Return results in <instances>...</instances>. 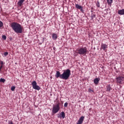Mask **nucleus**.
I'll return each instance as SVG.
<instances>
[{
    "label": "nucleus",
    "mask_w": 124,
    "mask_h": 124,
    "mask_svg": "<svg viewBox=\"0 0 124 124\" xmlns=\"http://www.w3.org/2000/svg\"><path fill=\"white\" fill-rule=\"evenodd\" d=\"M2 38L3 39H4V40H6V36H5V35H3V36H2Z\"/></svg>",
    "instance_id": "24"
},
{
    "label": "nucleus",
    "mask_w": 124,
    "mask_h": 124,
    "mask_svg": "<svg viewBox=\"0 0 124 124\" xmlns=\"http://www.w3.org/2000/svg\"><path fill=\"white\" fill-rule=\"evenodd\" d=\"M117 84H119V85H122V84H124V75L119 76L116 78Z\"/></svg>",
    "instance_id": "4"
},
{
    "label": "nucleus",
    "mask_w": 124,
    "mask_h": 124,
    "mask_svg": "<svg viewBox=\"0 0 124 124\" xmlns=\"http://www.w3.org/2000/svg\"><path fill=\"white\" fill-rule=\"evenodd\" d=\"M52 39L53 40H57V39L58 38V34L53 33L52 34Z\"/></svg>",
    "instance_id": "11"
},
{
    "label": "nucleus",
    "mask_w": 124,
    "mask_h": 124,
    "mask_svg": "<svg viewBox=\"0 0 124 124\" xmlns=\"http://www.w3.org/2000/svg\"><path fill=\"white\" fill-rule=\"evenodd\" d=\"M118 13L119 15H124V9L119 10Z\"/></svg>",
    "instance_id": "14"
},
{
    "label": "nucleus",
    "mask_w": 124,
    "mask_h": 124,
    "mask_svg": "<svg viewBox=\"0 0 124 124\" xmlns=\"http://www.w3.org/2000/svg\"><path fill=\"white\" fill-rule=\"evenodd\" d=\"M61 117H62V119H64L65 118V113H64V112L63 111L61 112Z\"/></svg>",
    "instance_id": "17"
},
{
    "label": "nucleus",
    "mask_w": 124,
    "mask_h": 124,
    "mask_svg": "<svg viewBox=\"0 0 124 124\" xmlns=\"http://www.w3.org/2000/svg\"><path fill=\"white\" fill-rule=\"evenodd\" d=\"M101 49H103L104 51H105L106 52V51H107V48H108V45L104 44H102L101 46Z\"/></svg>",
    "instance_id": "7"
},
{
    "label": "nucleus",
    "mask_w": 124,
    "mask_h": 124,
    "mask_svg": "<svg viewBox=\"0 0 124 124\" xmlns=\"http://www.w3.org/2000/svg\"><path fill=\"white\" fill-rule=\"evenodd\" d=\"M70 75H71V71H70L69 69H67L64 70L62 74H61L60 71H57L55 74V77L56 78H60L62 80H68L69 77H70Z\"/></svg>",
    "instance_id": "1"
},
{
    "label": "nucleus",
    "mask_w": 124,
    "mask_h": 124,
    "mask_svg": "<svg viewBox=\"0 0 124 124\" xmlns=\"http://www.w3.org/2000/svg\"><path fill=\"white\" fill-rule=\"evenodd\" d=\"M12 29L16 33H22L24 28L20 24L17 22H13L11 24Z\"/></svg>",
    "instance_id": "2"
},
{
    "label": "nucleus",
    "mask_w": 124,
    "mask_h": 124,
    "mask_svg": "<svg viewBox=\"0 0 124 124\" xmlns=\"http://www.w3.org/2000/svg\"><path fill=\"white\" fill-rule=\"evenodd\" d=\"M60 109H61V108L60 107V103L53 105L52 110L53 114H57V113L60 111Z\"/></svg>",
    "instance_id": "5"
},
{
    "label": "nucleus",
    "mask_w": 124,
    "mask_h": 124,
    "mask_svg": "<svg viewBox=\"0 0 124 124\" xmlns=\"http://www.w3.org/2000/svg\"><path fill=\"white\" fill-rule=\"evenodd\" d=\"M58 118H60V116H58Z\"/></svg>",
    "instance_id": "28"
},
{
    "label": "nucleus",
    "mask_w": 124,
    "mask_h": 124,
    "mask_svg": "<svg viewBox=\"0 0 124 124\" xmlns=\"http://www.w3.org/2000/svg\"><path fill=\"white\" fill-rule=\"evenodd\" d=\"M91 17V19L92 20H93V18H95V15L94 14H92Z\"/></svg>",
    "instance_id": "18"
},
{
    "label": "nucleus",
    "mask_w": 124,
    "mask_h": 124,
    "mask_svg": "<svg viewBox=\"0 0 124 124\" xmlns=\"http://www.w3.org/2000/svg\"><path fill=\"white\" fill-rule=\"evenodd\" d=\"M0 82H1V83H4V82H5V79L4 78H1L0 79Z\"/></svg>",
    "instance_id": "20"
},
{
    "label": "nucleus",
    "mask_w": 124,
    "mask_h": 124,
    "mask_svg": "<svg viewBox=\"0 0 124 124\" xmlns=\"http://www.w3.org/2000/svg\"><path fill=\"white\" fill-rule=\"evenodd\" d=\"M68 106V103L66 102V103H64V107H67Z\"/></svg>",
    "instance_id": "23"
},
{
    "label": "nucleus",
    "mask_w": 124,
    "mask_h": 124,
    "mask_svg": "<svg viewBox=\"0 0 124 124\" xmlns=\"http://www.w3.org/2000/svg\"><path fill=\"white\" fill-rule=\"evenodd\" d=\"M88 49L86 47L78 48L76 50L77 54H79V55H82V56L86 55Z\"/></svg>",
    "instance_id": "3"
},
{
    "label": "nucleus",
    "mask_w": 124,
    "mask_h": 124,
    "mask_svg": "<svg viewBox=\"0 0 124 124\" xmlns=\"http://www.w3.org/2000/svg\"><path fill=\"white\" fill-rule=\"evenodd\" d=\"M84 119H85V117L81 116L79 118V119L78 122L77 123V124H83V122H84Z\"/></svg>",
    "instance_id": "9"
},
{
    "label": "nucleus",
    "mask_w": 124,
    "mask_h": 124,
    "mask_svg": "<svg viewBox=\"0 0 124 124\" xmlns=\"http://www.w3.org/2000/svg\"><path fill=\"white\" fill-rule=\"evenodd\" d=\"M111 90H112V88H111L110 85H108V86H107L106 92H110Z\"/></svg>",
    "instance_id": "15"
},
{
    "label": "nucleus",
    "mask_w": 124,
    "mask_h": 124,
    "mask_svg": "<svg viewBox=\"0 0 124 124\" xmlns=\"http://www.w3.org/2000/svg\"><path fill=\"white\" fill-rule=\"evenodd\" d=\"M7 55H8V52H5L4 53V56H7Z\"/></svg>",
    "instance_id": "26"
},
{
    "label": "nucleus",
    "mask_w": 124,
    "mask_h": 124,
    "mask_svg": "<svg viewBox=\"0 0 124 124\" xmlns=\"http://www.w3.org/2000/svg\"><path fill=\"white\" fill-rule=\"evenodd\" d=\"M8 124H13V122L12 121H9L8 122Z\"/></svg>",
    "instance_id": "25"
},
{
    "label": "nucleus",
    "mask_w": 124,
    "mask_h": 124,
    "mask_svg": "<svg viewBox=\"0 0 124 124\" xmlns=\"http://www.w3.org/2000/svg\"><path fill=\"white\" fill-rule=\"evenodd\" d=\"M107 1L108 5H112L113 0H107Z\"/></svg>",
    "instance_id": "16"
},
{
    "label": "nucleus",
    "mask_w": 124,
    "mask_h": 124,
    "mask_svg": "<svg viewBox=\"0 0 124 124\" xmlns=\"http://www.w3.org/2000/svg\"><path fill=\"white\" fill-rule=\"evenodd\" d=\"M99 81H100V78H96L93 80V83L95 84V85H98V83H99Z\"/></svg>",
    "instance_id": "10"
},
{
    "label": "nucleus",
    "mask_w": 124,
    "mask_h": 124,
    "mask_svg": "<svg viewBox=\"0 0 124 124\" xmlns=\"http://www.w3.org/2000/svg\"><path fill=\"white\" fill-rule=\"evenodd\" d=\"M5 62L3 61L0 60V71H1V69L3 67V65L5 64Z\"/></svg>",
    "instance_id": "13"
},
{
    "label": "nucleus",
    "mask_w": 124,
    "mask_h": 124,
    "mask_svg": "<svg viewBox=\"0 0 124 124\" xmlns=\"http://www.w3.org/2000/svg\"><path fill=\"white\" fill-rule=\"evenodd\" d=\"M96 5L97 6V7H100V3H99V1H97L96 3Z\"/></svg>",
    "instance_id": "19"
},
{
    "label": "nucleus",
    "mask_w": 124,
    "mask_h": 124,
    "mask_svg": "<svg viewBox=\"0 0 124 124\" xmlns=\"http://www.w3.org/2000/svg\"><path fill=\"white\" fill-rule=\"evenodd\" d=\"M3 27V23L0 21V28H2Z\"/></svg>",
    "instance_id": "21"
},
{
    "label": "nucleus",
    "mask_w": 124,
    "mask_h": 124,
    "mask_svg": "<svg viewBox=\"0 0 124 124\" xmlns=\"http://www.w3.org/2000/svg\"><path fill=\"white\" fill-rule=\"evenodd\" d=\"M15 89H16L15 86H12L11 87V91H12V92H14V91H15Z\"/></svg>",
    "instance_id": "22"
},
{
    "label": "nucleus",
    "mask_w": 124,
    "mask_h": 124,
    "mask_svg": "<svg viewBox=\"0 0 124 124\" xmlns=\"http://www.w3.org/2000/svg\"><path fill=\"white\" fill-rule=\"evenodd\" d=\"M89 93H93V90H92L91 89H90L89 90Z\"/></svg>",
    "instance_id": "27"
},
{
    "label": "nucleus",
    "mask_w": 124,
    "mask_h": 124,
    "mask_svg": "<svg viewBox=\"0 0 124 124\" xmlns=\"http://www.w3.org/2000/svg\"><path fill=\"white\" fill-rule=\"evenodd\" d=\"M75 7L77 8V9H79L81 12H83L84 10H83V7L78 4H75Z\"/></svg>",
    "instance_id": "8"
},
{
    "label": "nucleus",
    "mask_w": 124,
    "mask_h": 124,
    "mask_svg": "<svg viewBox=\"0 0 124 124\" xmlns=\"http://www.w3.org/2000/svg\"><path fill=\"white\" fill-rule=\"evenodd\" d=\"M31 85L34 90H36L37 91H39L41 88L39 86L37 85V83L36 81H33L31 83Z\"/></svg>",
    "instance_id": "6"
},
{
    "label": "nucleus",
    "mask_w": 124,
    "mask_h": 124,
    "mask_svg": "<svg viewBox=\"0 0 124 124\" xmlns=\"http://www.w3.org/2000/svg\"><path fill=\"white\" fill-rule=\"evenodd\" d=\"M24 1H25V0H19L17 2V5H18V6H20V7L22 6Z\"/></svg>",
    "instance_id": "12"
}]
</instances>
